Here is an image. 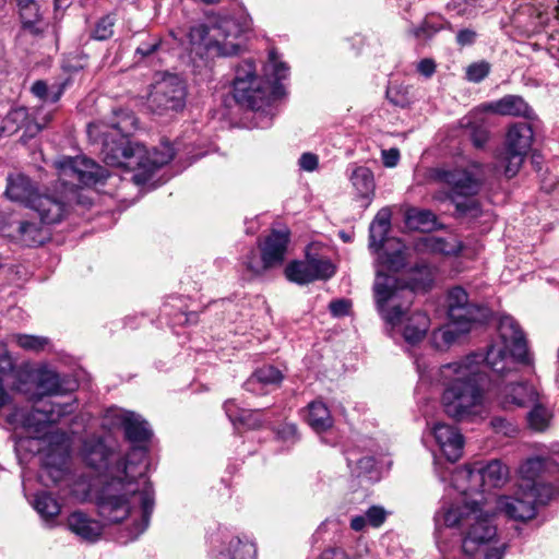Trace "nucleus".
I'll return each instance as SVG.
<instances>
[{"mask_svg": "<svg viewBox=\"0 0 559 559\" xmlns=\"http://www.w3.org/2000/svg\"><path fill=\"white\" fill-rule=\"evenodd\" d=\"M350 181L361 201V206L367 207L374 195V178L372 171L365 166L356 167L350 176Z\"/></svg>", "mask_w": 559, "mask_h": 559, "instance_id": "31", "label": "nucleus"}, {"mask_svg": "<svg viewBox=\"0 0 559 559\" xmlns=\"http://www.w3.org/2000/svg\"><path fill=\"white\" fill-rule=\"evenodd\" d=\"M489 72L490 63L481 60L474 62L466 68V79L469 82L479 83L489 74Z\"/></svg>", "mask_w": 559, "mask_h": 559, "instance_id": "53", "label": "nucleus"}, {"mask_svg": "<svg viewBox=\"0 0 559 559\" xmlns=\"http://www.w3.org/2000/svg\"><path fill=\"white\" fill-rule=\"evenodd\" d=\"M289 237L287 233L272 231L262 247V257L266 266L273 267L281 264L287 249Z\"/></svg>", "mask_w": 559, "mask_h": 559, "instance_id": "30", "label": "nucleus"}, {"mask_svg": "<svg viewBox=\"0 0 559 559\" xmlns=\"http://www.w3.org/2000/svg\"><path fill=\"white\" fill-rule=\"evenodd\" d=\"M250 28L245 19L239 21L231 16L219 17L212 24V37L217 56L230 57L238 55L242 46V35Z\"/></svg>", "mask_w": 559, "mask_h": 559, "instance_id": "13", "label": "nucleus"}, {"mask_svg": "<svg viewBox=\"0 0 559 559\" xmlns=\"http://www.w3.org/2000/svg\"><path fill=\"white\" fill-rule=\"evenodd\" d=\"M318 156L312 153H304L299 158V166L306 171H313L318 167Z\"/></svg>", "mask_w": 559, "mask_h": 559, "instance_id": "62", "label": "nucleus"}, {"mask_svg": "<svg viewBox=\"0 0 559 559\" xmlns=\"http://www.w3.org/2000/svg\"><path fill=\"white\" fill-rule=\"evenodd\" d=\"M511 373L504 348L497 346H490L486 355L471 353L442 365L439 382L443 388L441 405L444 413L459 421L479 416L485 408L488 382Z\"/></svg>", "mask_w": 559, "mask_h": 559, "instance_id": "1", "label": "nucleus"}, {"mask_svg": "<svg viewBox=\"0 0 559 559\" xmlns=\"http://www.w3.org/2000/svg\"><path fill=\"white\" fill-rule=\"evenodd\" d=\"M543 492H538V487L530 486L528 491L522 496L503 497L498 506L501 511L512 520L527 521L536 515V504H546L552 499L556 490L552 486H543Z\"/></svg>", "mask_w": 559, "mask_h": 559, "instance_id": "12", "label": "nucleus"}, {"mask_svg": "<svg viewBox=\"0 0 559 559\" xmlns=\"http://www.w3.org/2000/svg\"><path fill=\"white\" fill-rule=\"evenodd\" d=\"M368 525L371 527H380L386 520L388 512L381 506H371L366 512Z\"/></svg>", "mask_w": 559, "mask_h": 559, "instance_id": "57", "label": "nucleus"}, {"mask_svg": "<svg viewBox=\"0 0 559 559\" xmlns=\"http://www.w3.org/2000/svg\"><path fill=\"white\" fill-rule=\"evenodd\" d=\"M107 130L112 131L114 135L129 136L138 128V119L129 109H115L108 120L102 121Z\"/></svg>", "mask_w": 559, "mask_h": 559, "instance_id": "33", "label": "nucleus"}, {"mask_svg": "<svg viewBox=\"0 0 559 559\" xmlns=\"http://www.w3.org/2000/svg\"><path fill=\"white\" fill-rule=\"evenodd\" d=\"M350 308V300L344 298L332 300L329 305L330 312L336 318L349 314Z\"/></svg>", "mask_w": 559, "mask_h": 559, "instance_id": "59", "label": "nucleus"}, {"mask_svg": "<svg viewBox=\"0 0 559 559\" xmlns=\"http://www.w3.org/2000/svg\"><path fill=\"white\" fill-rule=\"evenodd\" d=\"M67 86V82L52 84L48 86L46 81L37 80L33 83L31 92L40 100L56 104L61 98Z\"/></svg>", "mask_w": 559, "mask_h": 559, "instance_id": "39", "label": "nucleus"}, {"mask_svg": "<svg viewBox=\"0 0 559 559\" xmlns=\"http://www.w3.org/2000/svg\"><path fill=\"white\" fill-rule=\"evenodd\" d=\"M269 59L273 64V76L275 81L278 83L282 80H285L289 74V68L285 62L277 60V52L275 50H271L269 53Z\"/></svg>", "mask_w": 559, "mask_h": 559, "instance_id": "58", "label": "nucleus"}, {"mask_svg": "<svg viewBox=\"0 0 559 559\" xmlns=\"http://www.w3.org/2000/svg\"><path fill=\"white\" fill-rule=\"evenodd\" d=\"M81 452L87 466L97 472L106 473L110 479L119 475L117 469L119 465L120 468H123V464H128L129 472H133L139 469V462L144 459V450L142 448H134L127 454L126 459L118 460L114 465H110L114 452L105 443L104 439L99 437L85 439Z\"/></svg>", "mask_w": 559, "mask_h": 559, "instance_id": "8", "label": "nucleus"}, {"mask_svg": "<svg viewBox=\"0 0 559 559\" xmlns=\"http://www.w3.org/2000/svg\"><path fill=\"white\" fill-rule=\"evenodd\" d=\"M499 394L504 407H527L539 400L537 389L527 382H507L500 384Z\"/></svg>", "mask_w": 559, "mask_h": 559, "instance_id": "20", "label": "nucleus"}, {"mask_svg": "<svg viewBox=\"0 0 559 559\" xmlns=\"http://www.w3.org/2000/svg\"><path fill=\"white\" fill-rule=\"evenodd\" d=\"M16 1L23 28L29 31L32 34H39L41 29L38 26V23L41 20V14L38 3L35 0Z\"/></svg>", "mask_w": 559, "mask_h": 559, "instance_id": "35", "label": "nucleus"}, {"mask_svg": "<svg viewBox=\"0 0 559 559\" xmlns=\"http://www.w3.org/2000/svg\"><path fill=\"white\" fill-rule=\"evenodd\" d=\"M243 264L246 269L253 275H260L264 271L270 269V266H266V264H264L263 257H259L258 252L254 249H251L249 253L246 255Z\"/></svg>", "mask_w": 559, "mask_h": 559, "instance_id": "54", "label": "nucleus"}, {"mask_svg": "<svg viewBox=\"0 0 559 559\" xmlns=\"http://www.w3.org/2000/svg\"><path fill=\"white\" fill-rule=\"evenodd\" d=\"M447 301L449 319L461 332H469L474 324L488 318V309L471 302L468 294L461 286L449 290Z\"/></svg>", "mask_w": 559, "mask_h": 559, "instance_id": "11", "label": "nucleus"}, {"mask_svg": "<svg viewBox=\"0 0 559 559\" xmlns=\"http://www.w3.org/2000/svg\"><path fill=\"white\" fill-rule=\"evenodd\" d=\"M479 106L464 116L460 120V126L464 129L466 136L477 150H483L490 139V130L488 121L483 117Z\"/></svg>", "mask_w": 559, "mask_h": 559, "instance_id": "24", "label": "nucleus"}, {"mask_svg": "<svg viewBox=\"0 0 559 559\" xmlns=\"http://www.w3.org/2000/svg\"><path fill=\"white\" fill-rule=\"evenodd\" d=\"M37 388L43 395H58L62 393L60 377L52 371L40 372Z\"/></svg>", "mask_w": 559, "mask_h": 559, "instance_id": "45", "label": "nucleus"}, {"mask_svg": "<svg viewBox=\"0 0 559 559\" xmlns=\"http://www.w3.org/2000/svg\"><path fill=\"white\" fill-rule=\"evenodd\" d=\"M122 427L127 440L133 444L132 450L134 448H142L145 456L146 448L142 444L146 443L152 437L147 421L134 413H127L122 418Z\"/></svg>", "mask_w": 559, "mask_h": 559, "instance_id": "28", "label": "nucleus"}, {"mask_svg": "<svg viewBox=\"0 0 559 559\" xmlns=\"http://www.w3.org/2000/svg\"><path fill=\"white\" fill-rule=\"evenodd\" d=\"M17 230L21 241L27 247L40 246L47 238L43 229L32 222H19Z\"/></svg>", "mask_w": 559, "mask_h": 559, "instance_id": "41", "label": "nucleus"}, {"mask_svg": "<svg viewBox=\"0 0 559 559\" xmlns=\"http://www.w3.org/2000/svg\"><path fill=\"white\" fill-rule=\"evenodd\" d=\"M67 525L72 533L91 543L96 542L103 532V525L98 521L79 511L69 515Z\"/></svg>", "mask_w": 559, "mask_h": 559, "instance_id": "29", "label": "nucleus"}, {"mask_svg": "<svg viewBox=\"0 0 559 559\" xmlns=\"http://www.w3.org/2000/svg\"><path fill=\"white\" fill-rule=\"evenodd\" d=\"M283 378V373L280 369L271 365H264L252 373L245 382L243 386L247 391L254 392L258 383L263 385L280 384Z\"/></svg>", "mask_w": 559, "mask_h": 559, "instance_id": "36", "label": "nucleus"}, {"mask_svg": "<svg viewBox=\"0 0 559 559\" xmlns=\"http://www.w3.org/2000/svg\"><path fill=\"white\" fill-rule=\"evenodd\" d=\"M519 472L523 479L532 481L531 486L538 487V492H543V486H551V480L559 479V464L551 457L527 459Z\"/></svg>", "mask_w": 559, "mask_h": 559, "instance_id": "16", "label": "nucleus"}, {"mask_svg": "<svg viewBox=\"0 0 559 559\" xmlns=\"http://www.w3.org/2000/svg\"><path fill=\"white\" fill-rule=\"evenodd\" d=\"M40 438H43L53 451H58L61 454H68L70 441L64 431L59 429L50 431L47 429Z\"/></svg>", "mask_w": 559, "mask_h": 559, "instance_id": "48", "label": "nucleus"}, {"mask_svg": "<svg viewBox=\"0 0 559 559\" xmlns=\"http://www.w3.org/2000/svg\"><path fill=\"white\" fill-rule=\"evenodd\" d=\"M60 169L64 176L74 177L84 186L97 185L109 176L107 169L85 156L64 158L60 162Z\"/></svg>", "mask_w": 559, "mask_h": 559, "instance_id": "15", "label": "nucleus"}, {"mask_svg": "<svg viewBox=\"0 0 559 559\" xmlns=\"http://www.w3.org/2000/svg\"><path fill=\"white\" fill-rule=\"evenodd\" d=\"M533 408L527 414V421L530 427L535 431H544L548 428L550 421V413L542 404L540 399L531 404Z\"/></svg>", "mask_w": 559, "mask_h": 559, "instance_id": "44", "label": "nucleus"}, {"mask_svg": "<svg viewBox=\"0 0 559 559\" xmlns=\"http://www.w3.org/2000/svg\"><path fill=\"white\" fill-rule=\"evenodd\" d=\"M162 44V38L158 35L141 33L139 35V45L135 48V56L140 59L152 56L156 52Z\"/></svg>", "mask_w": 559, "mask_h": 559, "instance_id": "47", "label": "nucleus"}, {"mask_svg": "<svg viewBox=\"0 0 559 559\" xmlns=\"http://www.w3.org/2000/svg\"><path fill=\"white\" fill-rule=\"evenodd\" d=\"M390 229L380 227L377 225H370L369 227V248L376 252L383 248L386 235Z\"/></svg>", "mask_w": 559, "mask_h": 559, "instance_id": "55", "label": "nucleus"}, {"mask_svg": "<svg viewBox=\"0 0 559 559\" xmlns=\"http://www.w3.org/2000/svg\"><path fill=\"white\" fill-rule=\"evenodd\" d=\"M433 277L427 265L416 266L407 278L377 272L373 295L377 309L386 324L395 328L411 309L415 293L431 287Z\"/></svg>", "mask_w": 559, "mask_h": 559, "instance_id": "3", "label": "nucleus"}, {"mask_svg": "<svg viewBox=\"0 0 559 559\" xmlns=\"http://www.w3.org/2000/svg\"><path fill=\"white\" fill-rule=\"evenodd\" d=\"M5 195L13 202L31 207L40 193L36 183L22 173L10 174L7 178Z\"/></svg>", "mask_w": 559, "mask_h": 559, "instance_id": "22", "label": "nucleus"}, {"mask_svg": "<svg viewBox=\"0 0 559 559\" xmlns=\"http://www.w3.org/2000/svg\"><path fill=\"white\" fill-rule=\"evenodd\" d=\"M430 326V320L425 312L415 311L407 317L403 336L404 340L409 344H416L420 342L427 334Z\"/></svg>", "mask_w": 559, "mask_h": 559, "instance_id": "34", "label": "nucleus"}, {"mask_svg": "<svg viewBox=\"0 0 559 559\" xmlns=\"http://www.w3.org/2000/svg\"><path fill=\"white\" fill-rule=\"evenodd\" d=\"M437 32H439V28L430 24L428 21H423V23L419 26H414L409 29V34L413 35L415 38H421L432 37Z\"/></svg>", "mask_w": 559, "mask_h": 559, "instance_id": "60", "label": "nucleus"}, {"mask_svg": "<svg viewBox=\"0 0 559 559\" xmlns=\"http://www.w3.org/2000/svg\"><path fill=\"white\" fill-rule=\"evenodd\" d=\"M313 282L329 280L335 274V266L329 259L308 258Z\"/></svg>", "mask_w": 559, "mask_h": 559, "instance_id": "49", "label": "nucleus"}, {"mask_svg": "<svg viewBox=\"0 0 559 559\" xmlns=\"http://www.w3.org/2000/svg\"><path fill=\"white\" fill-rule=\"evenodd\" d=\"M386 97L395 106L405 108L412 103V96L408 87L404 86H390L386 90Z\"/></svg>", "mask_w": 559, "mask_h": 559, "instance_id": "50", "label": "nucleus"}, {"mask_svg": "<svg viewBox=\"0 0 559 559\" xmlns=\"http://www.w3.org/2000/svg\"><path fill=\"white\" fill-rule=\"evenodd\" d=\"M24 377L8 354L0 355V409L10 402L9 390L24 391Z\"/></svg>", "mask_w": 559, "mask_h": 559, "instance_id": "19", "label": "nucleus"}, {"mask_svg": "<svg viewBox=\"0 0 559 559\" xmlns=\"http://www.w3.org/2000/svg\"><path fill=\"white\" fill-rule=\"evenodd\" d=\"M436 222V215L429 210L409 209L405 223L411 229L428 230Z\"/></svg>", "mask_w": 559, "mask_h": 559, "instance_id": "42", "label": "nucleus"}, {"mask_svg": "<svg viewBox=\"0 0 559 559\" xmlns=\"http://www.w3.org/2000/svg\"><path fill=\"white\" fill-rule=\"evenodd\" d=\"M1 126L7 135L15 134L24 129L22 139H31L37 135L43 126L37 120H32L28 109L24 106L12 107L2 119Z\"/></svg>", "mask_w": 559, "mask_h": 559, "instance_id": "17", "label": "nucleus"}, {"mask_svg": "<svg viewBox=\"0 0 559 559\" xmlns=\"http://www.w3.org/2000/svg\"><path fill=\"white\" fill-rule=\"evenodd\" d=\"M29 209L38 214L41 223L48 225L60 223L67 213V204L56 193H40Z\"/></svg>", "mask_w": 559, "mask_h": 559, "instance_id": "23", "label": "nucleus"}, {"mask_svg": "<svg viewBox=\"0 0 559 559\" xmlns=\"http://www.w3.org/2000/svg\"><path fill=\"white\" fill-rule=\"evenodd\" d=\"M255 545L248 538L226 536L219 544L214 559H255Z\"/></svg>", "mask_w": 559, "mask_h": 559, "instance_id": "25", "label": "nucleus"}, {"mask_svg": "<svg viewBox=\"0 0 559 559\" xmlns=\"http://www.w3.org/2000/svg\"><path fill=\"white\" fill-rule=\"evenodd\" d=\"M186 87L174 74H166L152 85L147 96L148 109L159 116L177 112L185 107Z\"/></svg>", "mask_w": 559, "mask_h": 559, "instance_id": "10", "label": "nucleus"}, {"mask_svg": "<svg viewBox=\"0 0 559 559\" xmlns=\"http://www.w3.org/2000/svg\"><path fill=\"white\" fill-rule=\"evenodd\" d=\"M481 111H488L501 116L528 117L531 108L527 103L518 95H506L502 98L479 105Z\"/></svg>", "mask_w": 559, "mask_h": 559, "instance_id": "27", "label": "nucleus"}, {"mask_svg": "<svg viewBox=\"0 0 559 559\" xmlns=\"http://www.w3.org/2000/svg\"><path fill=\"white\" fill-rule=\"evenodd\" d=\"M117 19L112 13L99 17L90 32V37L95 40H108L115 34Z\"/></svg>", "mask_w": 559, "mask_h": 559, "instance_id": "43", "label": "nucleus"}, {"mask_svg": "<svg viewBox=\"0 0 559 559\" xmlns=\"http://www.w3.org/2000/svg\"><path fill=\"white\" fill-rule=\"evenodd\" d=\"M119 475L110 479L96 499L98 514L107 524L130 520L126 534L118 537L121 544L136 539L150 525L155 507V492L144 468L129 472V465L117 467Z\"/></svg>", "mask_w": 559, "mask_h": 559, "instance_id": "2", "label": "nucleus"}, {"mask_svg": "<svg viewBox=\"0 0 559 559\" xmlns=\"http://www.w3.org/2000/svg\"><path fill=\"white\" fill-rule=\"evenodd\" d=\"M320 559H350V557L342 548H328L322 551Z\"/></svg>", "mask_w": 559, "mask_h": 559, "instance_id": "64", "label": "nucleus"}, {"mask_svg": "<svg viewBox=\"0 0 559 559\" xmlns=\"http://www.w3.org/2000/svg\"><path fill=\"white\" fill-rule=\"evenodd\" d=\"M100 154L106 165L133 171L132 180L136 185H145L156 169L168 164L175 156L168 143L148 151L141 143L131 142L129 136L114 135L109 130L103 131Z\"/></svg>", "mask_w": 559, "mask_h": 559, "instance_id": "4", "label": "nucleus"}, {"mask_svg": "<svg viewBox=\"0 0 559 559\" xmlns=\"http://www.w3.org/2000/svg\"><path fill=\"white\" fill-rule=\"evenodd\" d=\"M285 276L289 282L306 285L313 282L308 259L306 261H292L285 267Z\"/></svg>", "mask_w": 559, "mask_h": 559, "instance_id": "40", "label": "nucleus"}, {"mask_svg": "<svg viewBox=\"0 0 559 559\" xmlns=\"http://www.w3.org/2000/svg\"><path fill=\"white\" fill-rule=\"evenodd\" d=\"M429 177L432 181L443 185L447 191L436 194L438 200H449L455 207L456 218H478L483 211L475 198L483 188V167L478 163L467 166H439L431 168Z\"/></svg>", "mask_w": 559, "mask_h": 559, "instance_id": "5", "label": "nucleus"}, {"mask_svg": "<svg viewBox=\"0 0 559 559\" xmlns=\"http://www.w3.org/2000/svg\"><path fill=\"white\" fill-rule=\"evenodd\" d=\"M493 513L484 511L476 501L455 503L443 507L435 516L436 522H442L447 527H457L463 534L462 549L473 556L481 545L491 542L497 535L493 524Z\"/></svg>", "mask_w": 559, "mask_h": 559, "instance_id": "6", "label": "nucleus"}, {"mask_svg": "<svg viewBox=\"0 0 559 559\" xmlns=\"http://www.w3.org/2000/svg\"><path fill=\"white\" fill-rule=\"evenodd\" d=\"M307 421L310 427L317 431L326 430L333 424L329 408L320 401H314L309 404Z\"/></svg>", "mask_w": 559, "mask_h": 559, "instance_id": "37", "label": "nucleus"}, {"mask_svg": "<svg viewBox=\"0 0 559 559\" xmlns=\"http://www.w3.org/2000/svg\"><path fill=\"white\" fill-rule=\"evenodd\" d=\"M435 439L442 453L451 463L459 461L463 454V436L453 426L438 423L432 429Z\"/></svg>", "mask_w": 559, "mask_h": 559, "instance_id": "21", "label": "nucleus"}, {"mask_svg": "<svg viewBox=\"0 0 559 559\" xmlns=\"http://www.w3.org/2000/svg\"><path fill=\"white\" fill-rule=\"evenodd\" d=\"M188 36L192 45H203L207 50L215 49L212 25L197 24L190 28Z\"/></svg>", "mask_w": 559, "mask_h": 559, "instance_id": "46", "label": "nucleus"}, {"mask_svg": "<svg viewBox=\"0 0 559 559\" xmlns=\"http://www.w3.org/2000/svg\"><path fill=\"white\" fill-rule=\"evenodd\" d=\"M476 36H477V34L475 31L469 29V28H464V29L459 31V33L456 34V43H457V45H460L462 47L469 46V45L474 44Z\"/></svg>", "mask_w": 559, "mask_h": 559, "instance_id": "63", "label": "nucleus"}, {"mask_svg": "<svg viewBox=\"0 0 559 559\" xmlns=\"http://www.w3.org/2000/svg\"><path fill=\"white\" fill-rule=\"evenodd\" d=\"M500 334L514 360L524 365L531 364L524 333L512 318H506L501 321Z\"/></svg>", "mask_w": 559, "mask_h": 559, "instance_id": "18", "label": "nucleus"}, {"mask_svg": "<svg viewBox=\"0 0 559 559\" xmlns=\"http://www.w3.org/2000/svg\"><path fill=\"white\" fill-rule=\"evenodd\" d=\"M533 136V129L527 122H516L510 126L503 147L497 157L508 178H512L519 173L532 146Z\"/></svg>", "mask_w": 559, "mask_h": 559, "instance_id": "9", "label": "nucleus"}, {"mask_svg": "<svg viewBox=\"0 0 559 559\" xmlns=\"http://www.w3.org/2000/svg\"><path fill=\"white\" fill-rule=\"evenodd\" d=\"M382 264L386 267L388 271L399 272L406 264L405 255L400 249L391 253H385L382 260Z\"/></svg>", "mask_w": 559, "mask_h": 559, "instance_id": "56", "label": "nucleus"}, {"mask_svg": "<svg viewBox=\"0 0 559 559\" xmlns=\"http://www.w3.org/2000/svg\"><path fill=\"white\" fill-rule=\"evenodd\" d=\"M277 436L283 441L295 442L298 439L297 427L294 424L286 423L277 430Z\"/></svg>", "mask_w": 559, "mask_h": 559, "instance_id": "61", "label": "nucleus"}, {"mask_svg": "<svg viewBox=\"0 0 559 559\" xmlns=\"http://www.w3.org/2000/svg\"><path fill=\"white\" fill-rule=\"evenodd\" d=\"M16 343L20 347L38 352L44 349V347L48 344V338L43 336L27 335V334H17L15 336Z\"/></svg>", "mask_w": 559, "mask_h": 559, "instance_id": "52", "label": "nucleus"}, {"mask_svg": "<svg viewBox=\"0 0 559 559\" xmlns=\"http://www.w3.org/2000/svg\"><path fill=\"white\" fill-rule=\"evenodd\" d=\"M233 96L238 105L251 110H260L269 105V90L263 79L257 74L252 59H246L235 67Z\"/></svg>", "mask_w": 559, "mask_h": 559, "instance_id": "7", "label": "nucleus"}, {"mask_svg": "<svg viewBox=\"0 0 559 559\" xmlns=\"http://www.w3.org/2000/svg\"><path fill=\"white\" fill-rule=\"evenodd\" d=\"M346 460L352 473L357 477L371 472L374 466V459L369 455H365L356 460L350 455H347Z\"/></svg>", "mask_w": 559, "mask_h": 559, "instance_id": "51", "label": "nucleus"}, {"mask_svg": "<svg viewBox=\"0 0 559 559\" xmlns=\"http://www.w3.org/2000/svg\"><path fill=\"white\" fill-rule=\"evenodd\" d=\"M469 478L481 480L483 487L499 488L509 478V468L500 460H491L478 468L468 469Z\"/></svg>", "mask_w": 559, "mask_h": 559, "instance_id": "26", "label": "nucleus"}, {"mask_svg": "<svg viewBox=\"0 0 559 559\" xmlns=\"http://www.w3.org/2000/svg\"><path fill=\"white\" fill-rule=\"evenodd\" d=\"M62 414L60 406H58V409L51 406L50 409L43 411L37 408H15L8 415L7 419L9 424L19 425L34 432L36 438H40L47 429L58 423Z\"/></svg>", "mask_w": 559, "mask_h": 559, "instance_id": "14", "label": "nucleus"}, {"mask_svg": "<svg viewBox=\"0 0 559 559\" xmlns=\"http://www.w3.org/2000/svg\"><path fill=\"white\" fill-rule=\"evenodd\" d=\"M416 247L423 251L443 255H457L463 249L461 241L455 239L449 241L433 235H426L419 238Z\"/></svg>", "mask_w": 559, "mask_h": 559, "instance_id": "32", "label": "nucleus"}, {"mask_svg": "<svg viewBox=\"0 0 559 559\" xmlns=\"http://www.w3.org/2000/svg\"><path fill=\"white\" fill-rule=\"evenodd\" d=\"M34 508L46 522L52 521L61 511L58 500L46 491L35 496Z\"/></svg>", "mask_w": 559, "mask_h": 559, "instance_id": "38", "label": "nucleus"}]
</instances>
